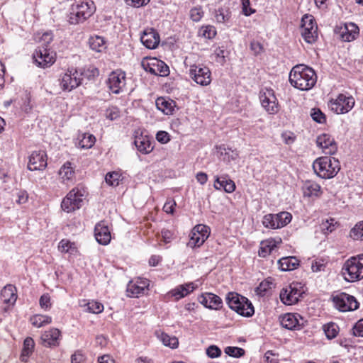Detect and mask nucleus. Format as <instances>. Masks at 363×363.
<instances>
[{
  "label": "nucleus",
  "mask_w": 363,
  "mask_h": 363,
  "mask_svg": "<svg viewBox=\"0 0 363 363\" xmlns=\"http://www.w3.org/2000/svg\"><path fill=\"white\" fill-rule=\"evenodd\" d=\"M84 198V190L74 188L63 199L61 207L64 211L72 212L82 206Z\"/></svg>",
  "instance_id": "obj_6"
},
{
  "label": "nucleus",
  "mask_w": 363,
  "mask_h": 363,
  "mask_svg": "<svg viewBox=\"0 0 363 363\" xmlns=\"http://www.w3.org/2000/svg\"><path fill=\"white\" fill-rule=\"evenodd\" d=\"M303 189L304 196L308 197L319 196L321 194L320 186L313 182H306L304 184Z\"/></svg>",
  "instance_id": "obj_31"
},
{
  "label": "nucleus",
  "mask_w": 363,
  "mask_h": 363,
  "mask_svg": "<svg viewBox=\"0 0 363 363\" xmlns=\"http://www.w3.org/2000/svg\"><path fill=\"white\" fill-rule=\"evenodd\" d=\"M161 235L162 241L165 243L170 242L173 239V233L169 230H162Z\"/></svg>",
  "instance_id": "obj_61"
},
{
  "label": "nucleus",
  "mask_w": 363,
  "mask_h": 363,
  "mask_svg": "<svg viewBox=\"0 0 363 363\" xmlns=\"http://www.w3.org/2000/svg\"><path fill=\"white\" fill-rule=\"evenodd\" d=\"M59 177L61 182L68 184L72 182L74 177V170L69 162L65 163L59 170Z\"/></svg>",
  "instance_id": "obj_24"
},
{
  "label": "nucleus",
  "mask_w": 363,
  "mask_h": 363,
  "mask_svg": "<svg viewBox=\"0 0 363 363\" xmlns=\"http://www.w3.org/2000/svg\"><path fill=\"white\" fill-rule=\"evenodd\" d=\"M189 74L196 83L201 86H207L211 82V73L207 67L192 65L190 66Z\"/></svg>",
  "instance_id": "obj_14"
},
{
  "label": "nucleus",
  "mask_w": 363,
  "mask_h": 363,
  "mask_svg": "<svg viewBox=\"0 0 363 363\" xmlns=\"http://www.w3.org/2000/svg\"><path fill=\"white\" fill-rule=\"evenodd\" d=\"M259 100L262 107L269 114H275L279 111V104L274 90L265 89L260 91Z\"/></svg>",
  "instance_id": "obj_12"
},
{
  "label": "nucleus",
  "mask_w": 363,
  "mask_h": 363,
  "mask_svg": "<svg viewBox=\"0 0 363 363\" xmlns=\"http://www.w3.org/2000/svg\"><path fill=\"white\" fill-rule=\"evenodd\" d=\"M87 310L92 313H100L104 310V306L99 302L91 301L87 303Z\"/></svg>",
  "instance_id": "obj_46"
},
{
  "label": "nucleus",
  "mask_w": 363,
  "mask_h": 363,
  "mask_svg": "<svg viewBox=\"0 0 363 363\" xmlns=\"http://www.w3.org/2000/svg\"><path fill=\"white\" fill-rule=\"evenodd\" d=\"M280 322L282 327L288 330H293L300 328L297 314L286 313L281 318Z\"/></svg>",
  "instance_id": "obj_27"
},
{
  "label": "nucleus",
  "mask_w": 363,
  "mask_h": 363,
  "mask_svg": "<svg viewBox=\"0 0 363 363\" xmlns=\"http://www.w3.org/2000/svg\"><path fill=\"white\" fill-rule=\"evenodd\" d=\"M354 105L352 96H346L340 94L337 99L331 100L329 103L330 109L337 114H343L349 112Z\"/></svg>",
  "instance_id": "obj_11"
},
{
  "label": "nucleus",
  "mask_w": 363,
  "mask_h": 363,
  "mask_svg": "<svg viewBox=\"0 0 363 363\" xmlns=\"http://www.w3.org/2000/svg\"><path fill=\"white\" fill-rule=\"evenodd\" d=\"M89 43L91 49L96 52H101L104 48V40L101 37H91Z\"/></svg>",
  "instance_id": "obj_39"
},
{
  "label": "nucleus",
  "mask_w": 363,
  "mask_h": 363,
  "mask_svg": "<svg viewBox=\"0 0 363 363\" xmlns=\"http://www.w3.org/2000/svg\"><path fill=\"white\" fill-rule=\"evenodd\" d=\"M87 72L90 73L88 74L86 72H79L73 68L68 69L67 71L62 76L60 79V85L64 91H71L78 87L82 81V76H86L89 77L91 75L93 77L98 74V70L96 68L88 69Z\"/></svg>",
  "instance_id": "obj_3"
},
{
  "label": "nucleus",
  "mask_w": 363,
  "mask_h": 363,
  "mask_svg": "<svg viewBox=\"0 0 363 363\" xmlns=\"http://www.w3.org/2000/svg\"><path fill=\"white\" fill-rule=\"evenodd\" d=\"M291 213L283 211L277 214H267L264 216L262 223L266 228L272 229L281 228L291 220Z\"/></svg>",
  "instance_id": "obj_8"
},
{
  "label": "nucleus",
  "mask_w": 363,
  "mask_h": 363,
  "mask_svg": "<svg viewBox=\"0 0 363 363\" xmlns=\"http://www.w3.org/2000/svg\"><path fill=\"white\" fill-rule=\"evenodd\" d=\"M121 175L116 172H108L106 174L105 180L110 186H118Z\"/></svg>",
  "instance_id": "obj_44"
},
{
  "label": "nucleus",
  "mask_w": 363,
  "mask_h": 363,
  "mask_svg": "<svg viewBox=\"0 0 363 363\" xmlns=\"http://www.w3.org/2000/svg\"><path fill=\"white\" fill-rule=\"evenodd\" d=\"M278 264L281 271H291L299 265V260L296 257H286L281 258Z\"/></svg>",
  "instance_id": "obj_30"
},
{
  "label": "nucleus",
  "mask_w": 363,
  "mask_h": 363,
  "mask_svg": "<svg viewBox=\"0 0 363 363\" xmlns=\"http://www.w3.org/2000/svg\"><path fill=\"white\" fill-rule=\"evenodd\" d=\"M47 166L46 154L44 151H35L29 157L28 168L30 171L41 170Z\"/></svg>",
  "instance_id": "obj_17"
},
{
  "label": "nucleus",
  "mask_w": 363,
  "mask_h": 363,
  "mask_svg": "<svg viewBox=\"0 0 363 363\" xmlns=\"http://www.w3.org/2000/svg\"><path fill=\"white\" fill-rule=\"evenodd\" d=\"M215 18L218 23H224L228 20L229 16L225 13L223 9H219L216 11Z\"/></svg>",
  "instance_id": "obj_51"
},
{
  "label": "nucleus",
  "mask_w": 363,
  "mask_h": 363,
  "mask_svg": "<svg viewBox=\"0 0 363 363\" xmlns=\"http://www.w3.org/2000/svg\"><path fill=\"white\" fill-rule=\"evenodd\" d=\"M134 144L138 150L143 154H148L153 150V147L151 145L150 139L147 135L135 136Z\"/></svg>",
  "instance_id": "obj_25"
},
{
  "label": "nucleus",
  "mask_w": 363,
  "mask_h": 363,
  "mask_svg": "<svg viewBox=\"0 0 363 363\" xmlns=\"http://www.w3.org/2000/svg\"><path fill=\"white\" fill-rule=\"evenodd\" d=\"M61 332L57 328H51L45 331L41 336V340L45 347H56L60 344Z\"/></svg>",
  "instance_id": "obj_21"
},
{
  "label": "nucleus",
  "mask_w": 363,
  "mask_h": 363,
  "mask_svg": "<svg viewBox=\"0 0 363 363\" xmlns=\"http://www.w3.org/2000/svg\"><path fill=\"white\" fill-rule=\"evenodd\" d=\"M95 137L89 133H84L82 138L79 142V146L81 148H91L95 143Z\"/></svg>",
  "instance_id": "obj_38"
},
{
  "label": "nucleus",
  "mask_w": 363,
  "mask_h": 363,
  "mask_svg": "<svg viewBox=\"0 0 363 363\" xmlns=\"http://www.w3.org/2000/svg\"><path fill=\"white\" fill-rule=\"evenodd\" d=\"M157 337L165 346L177 348L179 345L178 339L176 337H170L164 333H157Z\"/></svg>",
  "instance_id": "obj_35"
},
{
  "label": "nucleus",
  "mask_w": 363,
  "mask_h": 363,
  "mask_svg": "<svg viewBox=\"0 0 363 363\" xmlns=\"http://www.w3.org/2000/svg\"><path fill=\"white\" fill-rule=\"evenodd\" d=\"M352 333L354 336L363 337V319L359 320L353 327Z\"/></svg>",
  "instance_id": "obj_53"
},
{
  "label": "nucleus",
  "mask_w": 363,
  "mask_h": 363,
  "mask_svg": "<svg viewBox=\"0 0 363 363\" xmlns=\"http://www.w3.org/2000/svg\"><path fill=\"white\" fill-rule=\"evenodd\" d=\"M92 9L89 7V3H82L72 6V11L69 14V22L72 24H77L83 22L91 16Z\"/></svg>",
  "instance_id": "obj_15"
},
{
  "label": "nucleus",
  "mask_w": 363,
  "mask_h": 363,
  "mask_svg": "<svg viewBox=\"0 0 363 363\" xmlns=\"http://www.w3.org/2000/svg\"><path fill=\"white\" fill-rule=\"evenodd\" d=\"M315 174L322 179L333 178L340 169V162L335 157H320L313 164Z\"/></svg>",
  "instance_id": "obj_2"
},
{
  "label": "nucleus",
  "mask_w": 363,
  "mask_h": 363,
  "mask_svg": "<svg viewBox=\"0 0 363 363\" xmlns=\"http://www.w3.org/2000/svg\"><path fill=\"white\" fill-rule=\"evenodd\" d=\"M94 236L96 241L103 245L108 244L111 241V233L107 227L103 222L97 223L94 228Z\"/></svg>",
  "instance_id": "obj_22"
},
{
  "label": "nucleus",
  "mask_w": 363,
  "mask_h": 363,
  "mask_svg": "<svg viewBox=\"0 0 363 363\" xmlns=\"http://www.w3.org/2000/svg\"><path fill=\"white\" fill-rule=\"evenodd\" d=\"M175 102L163 97H159L156 100L157 108L166 115H171L174 110Z\"/></svg>",
  "instance_id": "obj_29"
},
{
  "label": "nucleus",
  "mask_w": 363,
  "mask_h": 363,
  "mask_svg": "<svg viewBox=\"0 0 363 363\" xmlns=\"http://www.w3.org/2000/svg\"><path fill=\"white\" fill-rule=\"evenodd\" d=\"M351 237L355 240H363V221L356 224L351 230Z\"/></svg>",
  "instance_id": "obj_43"
},
{
  "label": "nucleus",
  "mask_w": 363,
  "mask_h": 363,
  "mask_svg": "<svg viewBox=\"0 0 363 363\" xmlns=\"http://www.w3.org/2000/svg\"><path fill=\"white\" fill-rule=\"evenodd\" d=\"M150 0H125L127 4L133 7H140L146 4Z\"/></svg>",
  "instance_id": "obj_64"
},
{
  "label": "nucleus",
  "mask_w": 363,
  "mask_h": 363,
  "mask_svg": "<svg viewBox=\"0 0 363 363\" xmlns=\"http://www.w3.org/2000/svg\"><path fill=\"white\" fill-rule=\"evenodd\" d=\"M274 246H275L274 245H271L270 244H269V245H266L265 246L261 247L260 250H259V252H258L259 256L262 257H266L267 255H269L272 252Z\"/></svg>",
  "instance_id": "obj_57"
},
{
  "label": "nucleus",
  "mask_w": 363,
  "mask_h": 363,
  "mask_svg": "<svg viewBox=\"0 0 363 363\" xmlns=\"http://www.w3.org/2000/svg\"><path fill=\"white\" fill-rule=\"evenodd\" d=\"M148 285L149 281L145 279H139L136 281H130L127 286L128 296L130 297H138L145 293Z\"/></svg>",
  "instance_id": "obj_19"
},
{
  "label": "nucleus",
  "mask_w": 363,
  "mask_h": 363,
  "mask_svg": "<svg viewBox=\"0 0 363 363\" xmlns=\"http://www.w3.org/2000/svg\"><path fill=\"white\" fill-rule=\"evenodd\" d=\"M30 321L33 326L40 328L50 323L52 318L48 315L37 314L32 316Z\"/></svg>",
  "instance_id": "obj_34"
},
{
  "label": "nucleus",
  "mask_w": 363,
  "mask_h": 363,
  "mask_svg": "<svg viewBox=\"0 0 363 363\" xmlns=\"http://www.w3.org/2000/svg\"><path fill=\"white\" fill-rule=\"evenodd\" d=\"M39 302H40V307L45 310H47L51 306L50 297L47 294L41 296Z\"/></svg>",
  "instance_id": "obj_54"
},
{
  "label": "nucleus",
  "mask_w": 363,
  "mask_h": 363,
  "mask_svg": "<svg viewBox=\"0 0 363 363\" xmlns=\"http://www.w3.org/2000/svg\"><path fill=\"white\" fill-rule=\"evenodd\" d=\"M273 283L267 279L262 281L255 289V294L259 296H264L272 289Z\"/></svg>",
  "instance_id": "obj_36"
},
{
  "label": "nucleus",
  "mask_w": 363,
  "mask_h": 363,
  "mask_svg": "<svg viewBox=\"0 0 363 363\" xmlns=\"http://www.w3.org/2000/svg\"><path fill=\"white\" fill-rule=\"evenodd\" d=\"M34 346V340L31 337H28L25 339L23 342V348L21 355V361H27V358L32 353Z\"/></svg>",
  "instance_id": "obj_32"
},
{
  "label": "nucleus",
  "mask_w": 363,
  "mask_h": 363,
  "mask_svg": "<svg viewBox=\"0 0 363 363\" xmlns=\"http://www.w3.org/2000/svg\"><path fill=\"white\" fill-rule=\"evenodd\" d=\"M342 274L348 282H354L363 279V263L354 258L348 259L342 266Z\"/></svg>",
  "instance_id": "obj_5"
},
{
  "label": "nucleus",
  "mask_w": 363,
  "mask_h": 363,
  "mask_svg": "<svg viewBox=\"0 0 363 363\" xmlns=\"http://www.w3.org/2000/svg\"><path fill=\"white\" fill-rule=\"evenodd\" d=\"M226 301L232 310L242 316L251 317L255 313L252 303L247 298L237 293H228Z\"/></svg>",
  "instance_id": "obj_4"
},
{
  "label": "nucleus",
  "mask_w": 363,
  "mask_h": 363,
  "mask_svg": "<svg viewBox=\"0 0 363 363\" xmlns=\"http://www.w3.org/2000/svg\"><path fill=\"white\" fill-rule=\"evenodd\" d=\"M52 39L53 35L51 32H45L40 39V41L42 43L40 47L48 48V45L52 41Z\"/></svg>",
  "instance_id": "obj_48"
},
{
  "label": "nucleus",
  "mask_w": 363,
  "mask_h": 363,
  "mask_svg": "<svg viewBox=\"0 0 363 363\" xmlns=\"http://www.w3.org/2000/svg\"><path fill=\"white\" fill-rule=\"evenodd\" d=\"M333 301L335 306L342 312L354 311L359 308L357 299L353 296L344 292L334 296Z\"/></svg>",
  "instance_id": "obj_9"
},
{
  "label": "nucleus",
  "mask_w": 363,
  "mask_h": 363,
  "mask_svg": "<svg viewBox=\"0 0 363 363\" xmlns=\"http://www.w3.org/2000/svg\"><path fill=\"white\" fill-rule=\"evenodd\" d=\"M107 84L113 94H119L125 85V73L118 69L112 72L108 76Z\"/></svg>",
  "instance_id": "obj_16"
},
{
  "label": "nucleus",
  "mask_w": 363,
  "mask_h": 363,
  "mask_svg": "<svg viewBox=\"0 0 363 363\" xmlns=\"http://www.w3.org/2000/svg\"><path fill=\"white\" fill-rule=\"evenodd\" d=\"M199 33L206 38L211 39L216 35V30L213 26H206L201 28Z\"/></svg>",
  "instance_id": "obj_42"
},
{
  "label": "nucleus",
  "mask_w": 363,
  "mask_h": 363,
  "mask_svg": "<svg viewBox=\"0 0 363 363\" xmlns=\"http://www.w3.org/2000/svg\"><path fill=\"white\" fill-rule=\"evenodd\" d=\"M323 330L328 339L332 340L337 337L339 333V326L333 322L323 325Z\"/></svg>",
  "instance_id": "obj_33"
},
{
  "label": "nucleus",
  "mask_w": 363,
  "mask_h": 363,
  "mask_svg": "<svg viewBox=\"0 0 363 363\" xmlns=\"http://www.w3.org/2000/svg\"><path fill=\"white\" fill-rule=\"evenodd\" d=\"M311 116L313 121L319 123H323L326 121L325 114L319 108H313Z\"/></svg>",
  "instance_id": "obj_47"
},
{
  "label": "nucleus",
  "mask_w": 363,
  "mask_h": 363,
  "mask_svg": "<svg viewBox=\"0 0 363 363\" xmlns=\"http://www.w3.org/2000/svg\"><path fill=\"white\" fill-rule=\"evenodd\" d=\"M195 289L194 284L192 282L179 285L175 289L170 291L168 295L174 297L176 300H179L187 296L190 292L193 291Z\"/></svg>",
  "instance_id": "obj_26"
},
{
  "label": "nucleus",
  "mask_w": 363,
  "mask_h": 363,
  "mask_svg": "<svg viewBox=\"0 0 363 363\" xmlns=\"http://www.w3.org/2000/svg\"><path fill=\"white\" fill-rule=\"evenodd\" d=\"M359 28L354 23L345 24L340 33L341 39L345 42H350L355 40L359 35Z\"/></svg>",
  "instance_id": "obj_23"
},
{
  "label": "nucleus",
  "mask_w": 363,
  "mask_h": 363,
  "mask_svg": "<svg viewBox=\"0 0 363 363\" xmlns=\"http://www.w3.org/2000/svg\"><path fill=\"white\" fill-rule=\"evenodd\" d=\"M84 359V355L80 351L75 352L71 357L72 363H81Z\"/></svg>",
  "instance_id": "obj_63"
},
{
  "label": "nucleus",
  "mask_w": 363,
  "mask_h": 363,
  "mask_svg": "<svg viewBox=\"0 0 363 363\" xmlns=\"http://www.w3.org/2000/svg\"><path fill=\"white\" fill-rule=\"evenodd\" d=\"M225 352L228 355L233 357H240L244 355L245 350L238 347H227L225 349Z\"/></svg>",
  "instance_id": "obj_45"
},
{
  "label": "nucleus",
  "mask_w": 363,
  "mask_h": 363,
  "mask_svg": "<svg viewBox=\"0 0 363 363\" xmlns=\"http://www.w3.org/2000/svg\"><path fill=\"white\" fill-rule=\"evenodd\" d=\"M1 296L4 303L13 304L17 299L16 287L12 284L5 286L1 291Z\"/></svg>",
  "instance_id": "obj_28"
},
{
  "label": "nucleus",
  "mask_w": 363,
  "mask_h": 363,
  "mask_svg": "<svg viewBox=\"0 0 363 363\" xmlns=\"http://www.w3.org/2000/svg\"><path fill=\"white\" fill-rule=\"evenodd\" d=\"M193 230L201 235L206 234V239L209 235L208 228L204 225H197L193 228Z\"/></svg>",
  "instance_id": "obj_58"
},
{
  "label": "nucleus",
  "mask_w": 363,
  "mask_h": 363,
  "mask_svg": "<svg viewBox=\"0 0 363 363\" xmlns=\"http://www.w3.org/2000/svg\"><path fill=\"white\" fill-rule=\"evenodd\" d=\"M72 245L69 240L63 239L60 242L58 248L62 252H68Z\"/></svg>",
  "instance_id": "obj_56"
},
{
  "label": "nucleus",
  "mask_w": 363,
  "mask_h": 363,
  "mask_svg": "<svg viewBox=\"0 0 363 363\" xmlns=\"http://www.w3.org/2000/svg\"><path fill=\"white\" fill-rule=\"evenodd\" d=\"M250 48L255 55H259L263 51V46L258 41H252L250 43Z\"/></svg>",
  "instance_id": "obj_60"
},
{
  "label": "nucleus",
  "mask_w": 363,
  "mask_h": 363,
  "mask_svg": "<svg viewBox=\"0 0 363 363\" xmlns=\"http://www.w3.org/2000/svg\"><path fill=\"white\" fill-rule=\"evenodd\" d=\"M301 35L308 43H314L318 38V27L311 15H305L301 19Z\"/></svg>",
  "instance_id": "obj_10"
},
{
  "label": "nucleus",
  "mask_w": 363,
  "mask_h": 363,
  "mask_svg": "<svg viewBox=\"0 0 363 363\" xmlns=\"http://www.w3.org/2000/svg\"><path fill=\"white\" fill-rule=\"evenodd\" d=\"M223 182H225V184L223 185V189L225 192L232 193L235 190V184L231 179H225V181H223Z\"/></svg>",
  "instance_id": "obj_59"
},
{
  "label": "nucleus",
  "mask_w": 363,
  "mask_h": 363,
  "mask_svg": "<svg viewBox=\"0 0 363 363\" xmlns=\"http://www.w3.org/2000/svg\"><path fill=\"white\" fill-rule=\"evenodd\" d=\"M119 110L117 107H111L106 111V117L111 121L119 117Z\"/></svg>",
  "instance_id": "obj_50"
},
{
  "label": "nucleus",
  "mask_w": 363,
  "mask_h": 363,
  "mask_svg": "<svg viewBox=\"0 0 363 363\" xmlns=\"http://www.w3.org/2000/svg\"><path fill=\"white\" fill-rule=\"evenodd\" d=\"M303 293L301 284L293 282L281 289L279 297L284 304L291 306L296 303Z\"/></svg>",
  "instance_id": "obj_7"
},
{
  "label": "nucleus",
  "mask_w": 363,
  "mask_h": 363,
  "mask_svg": "<svg viewBox=\"0 0 363 363\" xmlns=\"http://www.w3.org/2000/svg\"><path fill=\"white\" fill-rule=\"evenodd\" d=\"M206 354L210 358H216L221 354V350L216 345H211L206 349Z\"/></svg>",
  "instance_id": "obj_49"
},
{
  "label": "nucleus",
  "mask_w": 363,
  "mask_h": 363,
  "mask_svg": "<svg viewBox=\"0 0 363 363\" xmlns=\"http://www.w3.org/2000/svg\"><path fill=\"white\" fill-rule=\"evenodd\" d=\"M317 145L325 155H333L337 150V144L330 135L322 134L317 138Z\"/></svg>",
  "instance_id": "obj_18"
},
{
  "label": "nucleus",
  "mask_w": 363,
  "mask_h": 363,
  "mask_svg": "<svg viewBox=\"0 0 363 363\" xmlns=\"http://www.w3.org/2000/svg\"><path fill=\"white\" fill-rule=\"evenodd\" d=\"M155 62H152V65L154 67H156V69H157L158 75L162 77L167 76L169 73V67L161 60H154Z\"/></svg>",
  "instance_id": "obj_41"
},
{
  "label": "nucleus",
  "mask_w": 363,
  "mask_h": 363,
  "mask_svg": "<svg viewBox=\"0 0 363 363\" xmlns=\"http://www.w3.org/2000/svg\"><path fill=\"white\" fill-rule=\"evenodd\" d=\"M289 82L294 87L308 91L315 85L317 75L312 68L305 65H297L289 73Z\"/></svg>",
  "instance_id": "obj_1"
},
{
  "label": "nucleus",
  "mask_w": 363,
  "mask_h": 363,
  "mask_svg": "<svg viewBox=\"0 0 363 363\" xmlns=\"http://www.w3.org/2000/svg\"><path fill=\"white\" fill-rule=\"evenodd\" d=\"M156 139L162 143H167L169 140V135L165 131H159L156 135Z\"/></svg>",
  "instance_id": "obj_62"
},
{
  "label": "nucleus",
  "mask_w": 363,
  "mask_h": 363,
  "mask_svg": "<svg viewBox=\"0 0 363 363\" xmlns=\"http://www.w3.org/2000/svg\"><path fill=\"white\" fill-rule=\"evenodd\" d=\"M242 13L245 16H249L255 12V9L250 7V0H242Z\"/></svg>",
  "instance_id": "obj_55"
},
{
  "label": "nucleus",
  "mask_w": 363,
  "mask_h": 363,
  "mask_svg": "<svg viewBox=\"0 0 363 363\" xmlns=\"http://www.w3.org/2000/svg\"><path fill=\"white\" fill-rule=\"evenodd\" d=\"M141 43L149 49H155L160 43V35L153 28L145 29L141 37Z\"/></svg>",
  "instance_id": "obj_20"
},
{
  "label": "nucleus",
  "mask_w": 363,
  "mask_h": 363,
  "mask_svg": "<svg viewBox=\"0 0 363 363\" xmlns=\"http://www.w3.org/2000/svg\"><path fill=\"white\" fill-rule=\"evenodd\" d=\"M203 11L201 8H194L190 11V17L192 21L198 22L203 16Z\"/></svg>",
  "instance_id": "obj_52"
},
{
  "label": "nucleus",
  "mask_w": 363,
  "mask_h": 363,
  "mask_svg": "<svg viewBox=\"0 0 363 363\" xmlns=\"http://www.w3.org/2000/svg\"><path fill=\"white\" fill-rule=\"evenodd\" d=\"M206 297L208 298V308L218 310L221 307L222 300L218 296L211 293H207Z\"/></svg>",
  "instance_id": "obj_40"
},
{
  "label": "nucleus",
  "mask_w": 363,
  "mask_h": 363,
  "mask_svg": "<svg viewBox=\"0 0 363 363\" xmlns=\"http://www.w3.org/2000/svg\"><path fill=\"white\" fill-rule=\"evenodd\" d=\"M33 59L40 67H48L55 62V54L45 47H38L33 54Z\"/></svg>",
  "instance_id": "obj_13"
},
{
  "label": "nucleus",
  "mask_w": 363,
  "mask_h": 363,
  "mask_svg": "<svg viewBox=\"0 0 363 363\" xmlns=\"http://www.w3.org/2000/svg\"><path fill=\"white\" fill-rule=\"evenodd\" d=\"M206 240V234H204L203 235H201L199 233H196V232H194L192 230V231L191 233L190 240H189L188 245L191 247H194L196 246L199 247L205 242Z\"/></svg>",
  "instance_id": "obj_37"
}]
</instances>
